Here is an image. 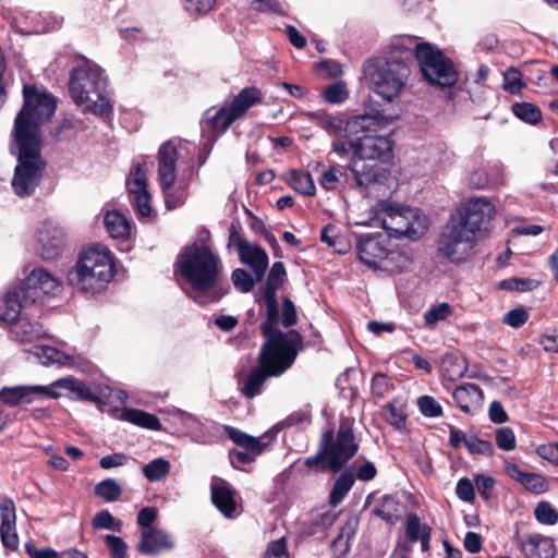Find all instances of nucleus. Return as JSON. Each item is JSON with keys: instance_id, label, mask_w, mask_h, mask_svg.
<instances>
[{"instance_id": "nucleus-1", "label": "nucleus", "mask_w": 558, "mask_h": 558, "mask_svg": "<svg viewBox=\"0 0 558 558\" xmlns=\"http://www.w3.org/2000/svg\"><path fill=\"white\" fill-rule=\"evenodd\" d=\"M23 98L12 132L11 149L17 157L12 186L19 196H28L39 184L46 168L41 156L40 125L53 116L56 100L35 85H24Z\"/></svg>"}, {"instance_id": "nucleus-2", "label": "nucleus", "mask_w": 558, "mask_h": 558, "mask_svg": "<svg viewBox=\"0 0 558 558\" xmlns=\"http://www.w3.org/2000/svg\"><path fill=\"white\" fill-rule=\"evenodd\" d=\"M366 114L373 123L368 125V130H360L350 138L348 148L352 150V155L347 168L363 194L381 198L390 193L388 161L392 151V141L389 137L392 118L379 112Z\"/></svg>"}, {"instance_id": "nucleus-3", "label": "nucleus", "mask_w": 558, "mask_h": 558, "mask_svg": "<svg viewBox=\"0 0 558 558\" xmlns=\"http://www.w3.org/2000/svg\"><path fill=\"white\" fill-rule=\"evenodd\" d=\"M264 343L259 356V365L239 379L240 390L246 398H254L262 392L265 380L270 376H279L293 363L300 336L296 331L270 332L264 335Z\"/></svg>"}, {"instance_id": "nucleus-4", "label": "nucleus", "mask_w": 558, "mask_h": 558, "mask_svg": "<svg viewBox=\"0 0 558 558\" xmlns=\"http://www.w3.org/2000/svg\"><path fill=\"white\" fill-rule=\"evenodd\" d=\"M69 89L75 104L85 112L106 114L111 110L107 77L100 66L89 60L71 71Z\"/></svg>"}, {"instance_id": "nucleus-5", "label": "nucleus", "mask_w": 558, "mask_h": 558, "mask_svg": "<svg viewBox=\"0 0 558 558\" xmlns=\"http://www.w3.org/2000/svg\"><path fill=\"white\" fill-rule=\"evenodd\" d=\"M113 275L112 253L106 245L96 243L82 250L69 274V281L83 291L97 292L107 286Z\"/></svg>"}, {"instance_id": "nucleus-6", "label": "nucleus", "mask_w": 558, "mask_h": 558, "mask_svg": "<svg viewBox=\"0 0 558 558\" xmlns=\"http://www.w3.org/2000/svg\"><path fill=\"white\" fill-rule=\"evenodd\" d=\"M177 267L181 277L196 293L214 288L221 271L219 257L208 246L197 244L181 251Z\"/></svg>"}, {"instance_id": "nucleus-7", "label": "nucleus", "mask_w": 558, "mask_h": 558, "mask_svg": "<svg viewBox=\"0 0 558 558\" xmlns=\"http://www.w3.org/2000/svg\"><path fill=\"white\" fill-rule=\"evenodd\" d=\"M364 75L371 90L383 99L392 101L405 88L410 68L399 59L378 60L365 66Z\"/></svg>"}, {"instance_id": "nucleus-8", "label": "nucleus", "mask_w": 558, "mask_h": 558, "mask_svg": "<svg viewBox=\"0 0 558 558\" xmlns=\"http://www.w3.org/2000/svg\"><path fill=\"white\" fill-rule=\"evenodd\" d=\"M307 117L328 134L336 137L331 144V151L340 157L349 154L348 143L360 130H368L373 122L367 114H360L345 119L342 114H328L324 112H310Z\"/></svg>"}, {"instance_id": "nucleus-9", "label": "nucleus", "mask_w": 558, "mask_h": 558, "mask_svg": "<svg viewBox=\"0 0 558 558\" xmlns=\"http://www.w3.org/2000/svg\"><path fill=\"white\" fill-rule=\"evenodd\" d=\"M179 148L172 141L163 143L158 151V182L160 184L166 207L170 210L181 207L187 197V184L174 187L177 179V160Z\"/></svg>"}, {"instance_id": "nucleus-10", "label": "nucleus", "mask_w": 558, "mask_h": 558, "mask_svg": "<svg viewBox=\"0 0 558 558\" xmlns=\"http://www.w3.org/2000/svg\"><path fill=\"white\" fill-rule=\"evenodd\" d=\"M415 56L424 78L432 85L450 87L458 81V72L441 50L423 43L415 48Z\"/></svg>"}, {"instance_id": "nucleus-11", "label": "nucleus", "mask_w": 558, "mask_h": 558, "mask_svg": "<svg viewBox=\"0 0 558 558\" xmlns=\"http://www.w3.org/2000/svg\"><path fill=\"white\" fill-rule=\"evenodd\" d=\"M480 242L451 216L441 228L437 241L438 254L447 260L460 264L465 262Z\"/></svg>"}, {"instance_id": "nucleus-12", "label": "nucleus", "mask_w": 558, "mask_h": 558, "mask_svg": "<svg viewBox=\"0 0 558 558\" xmlns=\"http://www.w3.org/2000/svg\"><path fill=\"white\" fill-rule=\"evenodd\" d=\"M496 216V207L485 196L470 197L462 202L451 215L477 240H483L488 233L489 225Z\"/></svg>"}, {"instance_id": "nucleus-13", "label": "nucleus", "mask_w": 558, "mask_h": 558, "mask_svg": "<svg viewBox=\"0 0 558 558\" xmlns=\"http://www.w3.org/2000/svg\"><path fill=\"white\" fill-rule=\"evenodd\" d=\"M357 451L354 436L349 430H339L336 439L326 445L316 456L308 457L305 464L315 470L327 468L331 471L341 469Z\"/></svg>"}, {"instance_id": "nucleus-14", "label": "nucleus", "mask_w": 558, "mask_h": 558, "mask_svg": "<svg viewBox=\"0 0 558 558\" xmlns=\"http://www.w3.org/2000/svg\"><path fill=\"white\" fill-rule=\"evenodd\" d=\"M260 100L262 92L258 88H243L231 102L225 104L214 116L207 118L205 125L216 135L225 133L235 120Z\"/></svg>"}, {"instance_id": "nucleus-15", "label": "nucleus", "mask_w": 558, "mask_h": 558, "mask_svg": "<svg viewBox=\"0 0 558 558\" xmlns=\"http://www.w3.org/2000/svg\"><path fill=\"white\" fill-rule=\"evenodd\" d=\"M25 302L36 303L45 296H56L62 291L61 281L45 268L34 269L21 284Z\"/></svg>"}, {"instance_id": "nucleus-16", "label": "nucleus", "mask_w": 558, "mask_h": 558, "mask_svg": "<svg viewBox=\"0 0 558 558\" xmlns=\"http://www.w3.org/2000/svg\"><path fill=\"white\" fill-rule=\"evenodd\" d=\"M286 269L281 262L274 263L266 281L264 300L266 303V319L262 325L264 335L280 332L276 329L279 323V307L277 302V290L283 284Z\"/></svg>"}, {"instance_id": "nucleus-17", "label": "nucleus", "mask_w": 558, "mask_h": 558, "mask_svg": "<svg viewBox=\"0 0 558 558\" xmlns=\"http://www.w3.org/2000/svg\"><path fill=\"white\" fill-rule=\"evenodd\" d=\"M129 199L134 207L137 218L148 221L153 217L150 194L147 190L146 172L142 165H136L126 178Z\"/></svg>"}, {"instance_id": "nucleus-18", "label": "nucleus", "mask_w": 558, "mask_h": 558, "mask_svg": "<svg viewBox=\"0 0 558 558\" xmlns=\"http://www.w3.org/2000/svg\"><path fill=\"white\" fill-rule=\"evenodd\" d=\"M64 247V232L53 222H45L36 234V252L46 260L57 258Z\"/></svg>"}, {"instance_id": "nucleus-19", "label": "nucleus", "mask_w": 558, "mask_h": 558, "mask_svg": "<svg viewBox=\"0 0 558 558\" xmlns=\"http://www.w3.org/2000/svg\"><path fill=\"white\" fill-rule=\"evenodd\" d=\"M211 501L226 518L238 514L236 493L231 485L220 477H213L210 483Z\"/></svg>"}, {"instance_id": "nucleus-20", "label": "nucleus", "mask_w": 558, "mask_h": 558, "mask_svg": "<svg viewBox=\"0 0 558 558\" xmlns=\"http://www.w3.org/2000/svg\"><path fill=\"white\" fill-rule=\"evenodd\" d=\"M388 250L386 240L381 236H366L357 244L360 260L373 269H383Z\"/></svg>"}, {"instance_id": "nucleus-21", "label": "nucleus", "mask_w": 558, "mask_h": 558, "mask_svg": "<svg viewBox=\"0 0 558 558\" xmlns=\"http://www.w3.org/2000/svg\"><path fill=\"white\" fill-rule=\"evenodd\" d=\"M0 537L4 547L15 550L20 539L16 532V508L10 498L0 501Z\"/></svg>"}, {"instance_id": "nucleus-22", "label": "nucleus", "mask_w": 558, "mask_h": 558, "mask_svg": "<svg viewBox=\"0 0 558 558\" xmlns=\"http://www.w3.org/2000/svg\"><path fill=\"white\" fill-rule=\"evenodd\" d=\"M227 433L230 439L243 449L232 452V457L243 464L253 462L266 447V444L262 442L260 438L250 436L234 427H228Z\"/></svg>"}, {"instance_id": "nucleus-23", "label": "nucleus", "mask_w": 558, "mask_h": 558, "mask_svg": "<svg viewBox=\"0 0 558 558\" xmlns=\"http://www.w3.org/2000/svg\"><path fill=\"white\" fill-rule=\"evenodd\" d=\"M174 547L171 536L163 530L147 529L142 530L138 551L145 555H157Z\"/></svg>"}, {"instance_id": "nucleus-24", "label": "nucleus", "mask_w": 558, "mask_h": 558, "mask_svg": "<svg viewBox=\"0 0 558 558\" xmlns=\"http://www.w3.org/2000/svg\"><path fill=\"white\" fill-rule=\"evenodd\" d=\"M46 398V386H16L0 391V400L9 405L32 403Z\"/></svg>"}, {"instance_id": "nucleus-25", "label": "nucleus", "mask_w": 558, "mask_h": 558, "mask_svg": "<svg viewBox=\"0 0 558 558\" xmlns=\"http://www.w3.org/2000/svg\"><path fill=\"white\" fill-rule=\"evenodd\" d=\"M239 255L241 262L252 269L256 280H260L268 267L266 251L255 243L240 242Z\"/></svg>"}, {"instance_id": "nucleus-26", "label": "nucleus", "mask_w": 558, "mask_h": 558, "mask_svg": "<svg viewBox=\"0 0 558 558\" xmlns=\"http://www.w3.org/2000/svg\"><path fill=\"white\" fill-rule=\"evenodd\" d=\"M60 390H66L74 393L81 400L97 402L98 398L92 392L89 387L81 380L73 377L59 378L52 384L46 386L47 398L57 399L61 396Z\"/></svg>"}, {"instance_id": "nucleus-27", "label": "nucleus", "mask_w": 558, "mask_h": 558, "mask_svg": "<svg viewBox=\"0 0 558 558\" xmlns=\"http://www.w3.org/2000/svg\"><path fill=\"white\" fill-rule=\"evenodd\" d=\"M458 407L466 414H475L483 404V391L475 384H464L453 391Z\"/></svg>"}, {"instance_id": "nucleus-28", "label": "nucleus", "mask_w": 558, "mask_h": 558, "mask_svg": "<svg viewBox=\"0 0 558 558\" xmlns=\"http://www.w3.org/2000/svg\"><path fill=\"white\" fill-rule=\"evenodd\" d=\"M521 550L526 558H554L555 545L550 537L529 534L521 539Z\"/></svg>"}, {"instance_id": "nucleus-29", "label": "nucleus", "mask_w": 558, "mask_h": 558, "mask_svg": "<svg viewBox=\"0 0 558 558\" xmlns=\"http://www.w3.org/2000/svg\"><path fill=\"white\" fill-rule=\"evenodd\" d=\"M11 338L20 343H31L46 337V331L39 323L21 317L11 325Z\"/></svg>"}, {"instance_id": "nucleus-30", "label": "nucleus", "mask_w": 558, "mask_h": 558, "mask_svg": "<svg viewBox=\"0 0 558 558\" xmlns=\"http://www.w3.org/2000/svg\"><path fill=\"white\" fill-rule=\"evenodd\" d=\"M29 302H25L21 288L19 287L14 291H9L2 298H0V322L15 323L22 312V308L26 307Z\"/></svg>"}, {"instance_id": "nucleus-31", "label": "nucleus", "mask_w": 558, "mask_h": 558, "mask_svg": "<svg viewBox=\"0 0 558 558\" xmlns=\"http://www.w3.org/2000/svg\"><path fill=\"white\" fill-rule=\"evenodd\" d=\"M505 471L511 478L520 482L532 493L542 494L548 488V483L543 475L538 473L524 472L515 463H506Z\"/></svg>"}, {"instance_id": "nucleus-32", "label": "nucleus", "mask_w": 558, "mask_h": 558, "mask_svg": "<svg viewBox=\"0 0 558 558\" xmlns=\"http://www.w3.org/2000/svg\"><path fill=\"white\" fill-rule=\"evenodd\" d=\"M409 210L410 207H387L383 213L381 227L398 238H404Z\"/></svg>"}, {"instance_id": "nucleus-33", "label": "nucleus", "mask_w": 558, "mask_h": 558, "mask_svg": "<svg viewBox=\"0 0 558 558\" xmlns=\"http://www.w3.org/2000/svg\"><path fill=\"white\" fill-rule=\"evenodd\" d=\"M104 223L107 232L114 239H129L131 235V221L119 210L106 213Z\"/></svg>"}, {"instance_id": "nucleus-34", "label": "nucleus", "mask_w": 558, "mask_h": 558, "mask_svg": "<svg viewBox=\"0 0 558 558\" xmlns=\"http://www.w3.org/2000/svg\"><path fill=\"white\" fill-rule=\"evenodd\" d=\"M120 418L150 430L161 429V423L159 418L156 415L142 410L124 409L120 415Z\"/></svg>"}, {"instance_id": "nucleus-35", "label": "nucleus", "mask_w": 558, "mask_h": 558, "mask_svg": "<svg viewBox=\"0 0 558 558\" xmlns=\"http://www.w3.org/2000/svg\"><path fill=\"white\" fill-rule=\"evenodd\" d=\"M408 221L409 223H407V230L404 232L405 239L416 241L427 232L429 221L427 216L420 209L410 208Z\"/></svg>"}, {"instance_id": "nucleus-36", "label": "nucleus", "mask_w": 558, "mask_h": 558, "mask_svg": "<svg viewBox=\"0 0 558 558\" xmlns=\"http://www.w3.org/2000/svg\"><path fill=\"white\" fill-rule=\"evenodd\" d=\"M440 369L444 377L453 381L465 374L468 364L462 355L446 354L441 360Z\"/></svg>"}, {"instance_id": "nucleus-37", "label": "nucleus", "mask_w": 558, "mask_h": 558, "mask_svg": "<svg viewBox=\"0 0 558 558\" xmlns=\"http://www.w3.org/2000/svg\"><path fill=\"white\" fill-rule=\"evenodd\" d=\"M288 183L294 191L303 195L312 196L315 194L316 187L308 172L291 170L289 172Z\"/></svg>"}, {"instance_id": "nucleus-38", "label": "nucleus", "mask_w": 558, "mask_h": 558, "mask_svg": "<svg viewBox=\"0 0 558 558\" xmlns=\"http://www.w3.org/2000/svg\"><path fill=\"white\" fill-rule=\"evenodd\" d=\"M373 513L386 522L393 523L399 518V504L396 498L384 496L375 505Z\"/></svg>"}, {"instance_id": "nucleus-39", "label": "nucleus", "mask_w": 558, "mask_h": 558, "mask_svg": "<svg viewBox=\"0 0 558 558\" xmlns=\"http://www.w3.org/2000/svg\"><path fill=\"white\" fill-rule=\"evenodd\" d=\"M35 354L40 361V363L46 366L66 365L71 360V357L68 354L59 351L56 348L47 345L36 348Z\"/></svg>"}, {"instance_id": "nucleus-40", "label": "nucleus", "mask_w": 558, "mask_h": 558, "mask_svg": "<svg viewBox=\"0 0 558 558\" xmlns=\"http://www.w3.org/2000/svg\"><path fill=\"white\" fill-rule=\"evenodd\" d=\"M354 483L353 475L348 472H343L335 481L333 487L330 492L329 502L332 506L340 504L347 494L350 492Z\"/></svg>"}, {"instance_id": "nucleus-41", "label": "nucleus", "mask_w": 558, "mask_h": 558, "mask_svg": "<svg viewBox=\"0 0 558 558\" xmlns=\"http://www.w3.org/2000/svg\"><path fill=\"white\" fill-rule=\"evenodd\" d=\"M412 263L410 254L397 250H388L381 270L396 272L407 269Z\"/></svg>"}, {"instance_id": "nucleus-42", "label": "nucleus", "mask_w": 558, "mask_h": 558, "mask_svg": "<svg viewBox=\"0 0 558 558\" xmlns=\"http://www.w3.org/2000/svg\"><path fill=\"white\" fill-rule=\"evenodd\" d=\"M383 413L385 420L390 425H392L397 429L404 428L407 422V414L403 403L395 400L384 408Z\"/></svg>"}, {"instance_id": "nucleus-43", "label": "nucleus", "mask_w": 558, "mask_h": 558, "mask_svg": "<svg viewBox=\"0 0 558 558\" xmlns=\"http://www.w3.org/2000/svg\"><path fill=\"white\" fill-rule=\"evenodd\" d=\"M171 469V464L163 458H157L148 462L143 468L144 476L150 482H158L166 477Z\"/></svg>"}, {"instance_id": "nucleus-44", "label": "nucleus", "mask_w": 558, "mask_h": 558, "mask_svg": "<svg viewBox=\"0 0 558 558\" xmlns=\"http://www.w3.org/2000/svg\"><path fill=\"white\" fill-rule=\"evenodd\" d=\"M343 177L344 172L338 165H330L322 172L319 184L326 191H335Z\"/></svg>"}, {"instance_id": "nucleus-45", "label": "nucleus", "mask_w": 558, "mask_h": 558, "mask_svg": "<svg viewBox=\"0 0 558 558\" xmlns=\"http://www.w3.org/2000/svg\"><path fill=\"white\" fill-rule=\"evenodd\" d=\"M95 494L106 501L111 502L119 499L122 494V489L114 480L107 478L96 485Z\"/></svg>"}, {"instance_id": "nucleus-46", "label": "nucleus", "mask_w": 558, "mask_h": 558, "mask_svg": "<svg viewBox=\"0 0 558 558\" xmlns=\"http://www.w3.org/2000/svg\"><path fill=\"white\" fill-rule=\"evenodd\" d=\"M451 312L448 303L434 305L424 315L425 325L428 328H434L438 323L446 320L451 315Z\"/></svg>"}, {"instance_id": "nucleus-47", "label": "nucleus", "mask_w": 558, "mask_h": 558, "mask_svg": "<svg viewBox=\"0 0 558 558\" xmlns=\"http://www.w3.org/2000/svg\"><path fill=\"white\" fill-rule=\"evenodd\" d=\"M92 525L97 530L106 529L121 532L123 524L121 520L116 519L108 510H101L93 518Z\"/></svg>"}, {"instance_id": "nucleus-48", "label": "nucleus", "mask_w": 558, "mask_h": 558, "mask_svg": "<svg viewBox=\"0 0 558 558\" xmlns=\"http://www.w3.org/2000/svg\"><path fill=\"white\" fill-rule=\"evenodd\" d=\"M325 101L329 104H340L349 97V90L345 83L337 82L327 86L323 92Z\"/></svg>"}, {"instance_id": "nucleus-49", "label": "nucleus", "mask_w": 558, "mask_h": 558, "mask_svg": "<svg viewBox=\"0 0 558 558\" xmlns=\"http://www.w3.org/2000/svg\"><path fill=\"white\" fill-rule=\"evenodd\" d=\"M216 0H182L183 9L194 16H203L209 13L215 7Z\"/></svg>"}, {"instance_id": "nucleus-50", "label": "nucleus", "mask_w": 558, "mask_h": 558, "mask_svg": "<svg viewBox=\"0 0 558 558\" xmlns=\"http://www.w3.org/2000/svg\"><path fill=\"white\" fill-rule=\"evenodd\" d=\"M512 112L521 120L536 123L541 119L539 110L532 104L522 102L512 106Z\"/></svg>"}, {"instance_id": "nucleus-51", "label": "nucleus", "mask_w": 558, "mask_h": 558, "mask_svg": "<svg viewBox=\"0 0 558 558\" xmlns=\"http://www.w3.org/2000/svg\"><path fill=\"white\" fill-rule=\"evenodd\" d=\"M250 9L257 13L284 14L282 5L278 0H252Z\"/></svg>"}, {"instance_id": "nucleus-52", "label": "nucleus", "mask_w": 558, "mask_h": 558, "mask_svg": "<svg viewBox=\"0 0 558 558\" xmlns=\"http://www.w3.org/2000/svg\"><path fill=\"white\" fill-rule=\"evenodd\" d=\"M523 85L521 73L515 68H510L504 73L502 87L505 90L518 94Z\"/></svg>"}, {"instance_id": "nucleus-53", "label": "nucleus", "mask_w": 558, "mask_h": 558, "mask_svg": "<svg viewBox=\"0 0 558 558\" xmlns=\"http://www.w3.org/2000/svg\"><path fill=\"white\" fill-rule=\"evenodd\" d=\"M535 517L538 522L553 525L558 521L557 510L548 502H539L535 508Z\"/></svg>"}, {"instance_id": "nucleus-54", "label": "nucleus", "mask_w": 558, "mask_h": 558, "mask_svg": "<svg viewBox=\"0 0 558 558\" xmlns=\"http://www.w3.org/2000/svg\"><path fill=\"white\" fill-rule=\"evenodd\" d=\"M429 532V527L427 525L421 524L416 515H411L408 519L407 535L411 542L420 541L425 536V534H428Z\"/></svg>"}, {"instance_id": "nucleus-55", "label": "nucleus", "mask_w": 558, "mask_h": 558, "mask_svg": "<svg viewBox=\"0 0 558 558\" xmlns=\"http://www.w3.org/2000/svg\"><path fill=\"white\" fill-rule=\"evenodd\" d=\"M105 542L109 549L111 558L126 557L128 545L121 537L109 534L105 536Z\"/></svg>"}, {"instance_id": "nucleus-56", "label": "nucleus", "mask_w": 558, "mask_h": 558, "mask_svg": "<svg viewBox=\"0 0 558 558\" xmlns=\"http://www.w3.org/2000/svg\"><path fill=\"white\" fill-rule=\"evenodd\" d=\"M496 445L499 449L511 451L515 448V435L509 427H501L496 430Z\"/></svg>"}, {"instance_id": "nucleus-57", "label": "nucleus", "mask_w": 558, "mask_h": 558, "mask_svg": "<svg viewBox=\"0 0 558 558\" xmlns=\"http://www.w3.org/2000/svg\"><path fill=\"white\" fill-rule=\"evenodd\" d=\"M417 405L423 415L428 417H438L441 414L440 404L429 396H423L417 400Z\"/></svg>"}, {"instance_id": "nucleus-58", "label": "nucleus", "mask_w": 558, "mask_h": 558, "mask_svg": "<svg viewBox=\"0 0 558 558\" xmlns=\"http://www.w3.org/2000/svg\"><path fill=\"white\" fill-rule=\"evenodd\" d=\"M466 448L471 453H478L492 456L494 453V446L487 440L480 439L475 436L469 438Z\"/></svg>"}, {"instance_id": "nucleus-59", "label": "nucleus", "mask_w": 558, "mask_h": 558, "mask_svg": "<svg viewBox=\"0 0 558 558\" xmlns=\"http://www.w3.org/2000/svg\"><path fill=\"white\" fill-rule=\"evenodd\" d=\"M233 284L242 292H250L254 287V279L244 270L235 269L232 272Z\"/></svg>"}, {"instance_id": "nucleus-60", "label": "nucleus", "mask_w": 558, "mask_h": 558, "mask_svg": "<svg viewBox=\"0 0 558 558\" xmlns=\"http://www.w3.org/2000/svg\"><path fill=\"white\" fill-rule=\"evenodd\" d=\"M529 318V314L524 308H513L505 314L504 323L510 327L519 328L523 326Z\"/></svg>"}, {"instance_id": "nucleus-61", "label": "nucleus", "mask_w": 558, "mask_h": 558, "mask_svg": "<svg viewBox=\"0 0 558 558\" xmlns=\"http://www.w3.org/2000/svg\"><path fill=\"white\" fill-rule=\"evenodd\" d=\"M468 183L471 187L483 190L488 189L489 186V180H488V173L485 169H474L472 170L468 175Z\"/></svg>"}, {"instance_id": "nucleus-62", "label": "nucleus", "mask_w": 558, "mask_h": 558, "mask_svg": "<svg viewBox=\"0 0 558 558\" xmlns=\"http://www.w3.org/2000/svg\"><path fill=\"white\" fill-rule=\"evenodd\" d=\"M264 558H289L284 537L271 542L264 555Z\"/></svg>"}, {"instance_id": "nucleus-63", "label": "nucleus", "mask_w": 558, "mask_h": 558, "mask_svg": "<svg viewBox=\"0 0 558 558\" xmlns=\"http://www.w3.org/2000/svg\"><path fill=\"white\" fill-rule=\"evenodd\" d=\"M487 173L490 187L501 186L506 184V170L502 163L496 162L492 165Z\"/></svg>"}, {"instance_id": "nucleus-64", "label": "nucleus", "mask_w": 558, "mask_h": 558, "mask_svg": "<svg viewBox=\"0 0 558 558\" xmlns=\"http://www.w3.org/2000/svg\"><path fill=\"white\" fill-rule=\"evenodd\" d=\"M536 452L542 459L558 465V442L541 445Z\"/></svg>"}]
</instances>
